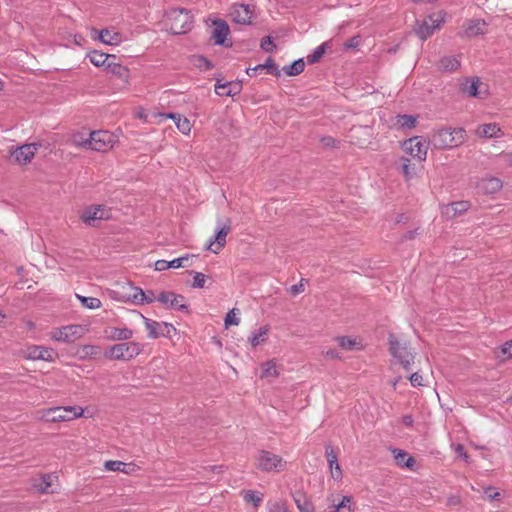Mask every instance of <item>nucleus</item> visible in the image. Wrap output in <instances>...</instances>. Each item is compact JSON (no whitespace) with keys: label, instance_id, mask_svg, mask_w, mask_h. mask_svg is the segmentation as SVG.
I'll list each match as a JSON object with an SVG mask.
<instances>
[{"label":"nucleus","instance_id":"1","mask_svg":"<svg viewBox=\"0 0 512 512\" xmlns=\"http://www.w3.org/2000/svg\"><path fill=\"white\" fill-rule=\"evenodd\" d=\"M86 58L95 67L101 68L116 78L128 82L130 78V70L128 67L116 61V55L94 49L86 53Z\"/></svg>","mask_w":512,"mask_h":512},{"label":"nucleus","instance_id":"2","mask_svg":"<svg viewBox=\"0 0 512 512\" xmlns=\"http://www.w3.org/2000/svg\"><path fill=\"white\" fill-rule=\"evenodd\" d=\"M84 416V408L75 406H54L37 411L38 420L43 423L57 424L70 422Z\"/></svg>","mask_w":512,"mask_h":512},{"label":"nucleus","instance_id":"3","mask_svg":"<svg viewBox=\"0 0 512 512\" xmlns=\"http://www.w3.org/2000/svg\"><path fill=\"white\" fill-rule=\"evenodd\" d=\"M388 351L396 364L406 371L411 369L416 353L410 347L408 341L399 339L395 334H389Z\"/></svg>","mask_w":512,"mask_h":512},{"label":"nucleus","instance_id":"4","mask_svg":"<svg viewBox=\"0 0 512 512\" xmlns=\"http://www.w3.org/2000/svg\"><path fill=\"white\" fill-rule=\"evenodd\" d=\"M164 25L173 35L186 34L193 27V16L185 9H171L165 14Z\"/></svg>","mask_w":512,"mask_h":512},{"label":"nucleus","instance_id":"5","mask_svg":"<svg viewBox=\"0 0 512 512\" xmlns=\"http://www.w3.org/2000/svg\"><path fill=\"white\" fill-rule=\"evenodd\" d=\"M467 138V133L461 127H445L437 130L432 135L433 145L438 149L455 148L462 145Z\"/></svg>","mask_w":512,"mask_h":512},{"label":"nucleus","instance_id":"6","mask_svg":"<svg viewBox=\"0 0 512 512\" xmlns=\"http://www.w3.org/2000/svg\"><path fill=\"white\" fill-rule=\"evenodd\" d=\"M253 465L263 473H281L287 469V461L281 455L265 449L257 452Z\"/></svg>","mask_w":512,"mask_h":512},{"label":"nucleus","instance_id":"7","mask_svg":"<svg viewBox=\"0 0 512 512\" xmlns=\"http://www.w3.org/2000/svg\"><path fill=\"white\" fill-rule=\"evenodd\" d=\"M400 147L407 158L419 163L427 159L429 143L423 136H413L405 139L400 143Z\"/></svg>","mask_w":512,"mask_h":512},{"label":"nucleus","instance_id":"8","mask_svg":"<svg viewBox=\"0 0 512 512\" xmlns=\"http://www.w3.org/2000/svg\"><path fill=\"white\" fill-rule=\"evenodd\" d=\"M89 331L88 326L70 324L54 328L50 331V339L62 343H73L82 338Z\"/></svg>","mask_w":512,"mask_h":512},{"label":"nucleus","instance_id":"9","mask_svg":"<svg viewBox=\"0 0 512 512\" xmlns=\"http://www.w3.org/2000/svg\"><path fill=\"white\" fill-rule=\"evenodd\" d=\"M209 34L214 45L229 48L232 46L231 31L228 23L220 18H209Z\"/></svg>","mask_w":512,"mask_h":512},{"label":"nucleus","instance_id":"10","mask_svg":"<svg viewBox=\"0 0 512 512\" xmlns=\"http://www.w3.org/2000/svg\"><path fill=\"white\" fill-rule=\"evenodd\" d=\"M19 356L29 361L55 362L58 358V353L51 347L28 344L19 350Z\"/></svg>","mask_w":512,"mask_h":512},{"label":"nucleus","instance_id":"11","mask_svg":"<svg viewBox=\"0 0 512 512\" xmlns=\"http://www.w3.org/2000/svg\"><path fill=\"white\" fill-rule=\"evenodd\" d=\"M143 347L138 342H123L112 345L106 352V357L112 360L129 361L138 356Z\"/></svg>","mask_w":512,"mask_h":512},{"label":"nucleus","instance_id":"12","mask_svg":"<svg viewBox=\"0 0 512 512\" xmlns=\"http://www.w3.org/2000/svg\"><path fill=\"white\" fill-rule=\"evenodd\" d=\"M446 13L438 11L427 16L422 22H417L415 33L421 40L428 39L445 22Z\"/></svg>","mask_w":512,"mask_h":512},{"label":"nucleus","instance_id":"13","mask_svg":"<svg viewBox=\"0 0 512 512\" xmlns=\"http://www.w3.org/2000/svg\"><path fill=\"white\" fill-rule=\"evenodd\" d=\"M459 89L469 97L486 100L490 97L489 85L482 82L477 76L464 78L460 82Z\"/></svg>","mask_w":512,"mask_h":512},{"label":"nucleus","instance_id":"14","mask_svg":"<svg viewBox=\"0 0 512 512\" xmlns=\"http://www.w3.org/2000/svg\"><path fill=\"white\" fill-rule=\"evenodd\" d=\"M111 216V209L105 205H89L79 213L81 221L88 226H96L98 221L109 220Z\"/></svg>","mask_w":512,"mask_h":512},{"label":"nucleus","instance_id":"15","mask_svg":"<svg viewBox=\"0 0 512 512\" xmlns=\"http://www.w3.org/2000/svg\"><path fill=\"white\" fill-rule=\"evenodd\" d=\"M141 288L130 282L117 285L115 290L110 292V297L118 302L138 305Z\"/></svg>","mask_w":512,"mask_h":512},{"label":"nucleus","instance_id":"16","mask_svg":"<svg viewBox=\"0 0 512 512\" xmlns=\"http://www.w3.org/2000/svg\"><path fill=\"white\" fill-rule=\"evenodd\" d=\"M115 142V135L109 131L98 130L90 132V150L97 152H107L113 148Z\"/></svg>","mask_w":512,"mask_h":512},{"label":"nucleus","instance_id":"17","mask_svg":"<svg viewBox=\"0 0 512 512\" xmlns=\"http://www.w3.org/2000/svg\"><path fill=\"white\" fill-rule=\"evenodd\" d=\"M504 182L500 177L486 174L476 182V189L484 196H494L502 191Z\"/></svg>","mask_w":512,"mask_h":512},{"label":"nucleus","instance_id":"18","mask_svg":"<svg viewBox=\"0 0 512 512\" xmlns=\"http://www.w3.org/2000/svg\"><path fill=\"white\" fill-rule=\"evenodd\" d=\"M231 230V219L227 218L224 223L218 225L216 234L213 238L208 240L206 249L215 254L222 251L226 245V239Z\"/></svg>","mask_w":512,"mask_h":512},{"label":"nucleus","instance_id":"19","mask_svg":"<svg viewBox=\"0 0 512 512\" xmlns=\"http://www.w3.org/2000/svg\"><path fill=\"white\" fill-rule=\"evenodd\" d=\"M33 489L40 494H52L57 491L59 477L55 473H44L31 481Z\"/></svg>","mask_w":512,"mask_h":512},{"label":"nucleus","instance_id":"20","mask_svg":"<svg viewBox=\"0 0 512 512\" xmlns=\"http://www.w3.org/2000/svg\"><path fill=\"white\" fill-rule=\"evenodd\" d=\"M91 38L109 46H118L123 42V35L115 28H92Z\"/></svg>","mask_w":512,"mask_h":512},{"label":"nucleus","instance_id":"21","mask_svg":"<svg viewBox=\"0 0 512 512\" xmlns=\"http://www.w3.org/2000/svg\"><path fill=\"white\" fill-rule=\"evenodd\" d=\"M228 16L237 24L249 25L254 17V9L245 4H234L230 7Z\"/></svg>","mask_w":512,"mask_h":512},{"label":"nucleus","instance_id":"22","mask_svg":"<svg viewBox=\"0 0 512 512\" xmlns=\"http://www.w3.org/2000/svg\"><path fill=\"white\" fill-rule=\"evenodd\" d=\"M157 301L166 309L186 310L187 304L184 296L172 291H162L158 294Z\"/></svg>","mask_w":512,"mask_h":512},{"label":"nucleus","instance_id":"23","mask_svg":"<svg viewBox=\"0 0 512 512\" xmlns=\"http://www.w3.org/2000/svg\"><path fill=\"white\" fill-rule=\"evenodd\" d=\"M330 512H355V501L351 495H330L328 497Z\"/></svg>","mask_w":512,"mask_h":512},{"label":"nucleus","instance_id":"24","mask_svg":"<svg viewBox=\"0 0 512 512\" xmlns=\"http://www.w3.org/2000/svg\"><path fill=\"white\" fill-rule=\"evenodd\" d=\"M40 144L37 143H28L24 144L20 147H17L12 153L11 156L14 161L19 165H26L31 162L34 158L36 152L40 148Z\"/></svg>","mask_w":512,"mask_h":512},{"label":"nucleus","instance_id":"25","mask_svg":"<svg viewBox=\"0 0 512 512\" xmlns=\"http://www.w3.org/2000/svg\"><path fill=\"white\" fill-rule=\"evenodd\" d=\"M104 470L109 472H121L127 475L137 473L141 468L134 462L125 463L120 460H107L103 464Z\"/></svg>","mask_w":512,"mask_h":512},{"label":"nucleus","instance_id":"26","mask_svg":"<svg viewBox=\"0 0 512 512\" xmlns=\"http://www.w3.org/2000/svg\"><path fill=\"white\" fill-rule=\"evenodd\" d=\"M474 134L479 138H502L505 134L498 123H483L476 127Z\"/></svg>","mask_w":512,"mask_h":512},{"label":"nucleus","instance_id":"27","mask_svg":"<svg viewBox=\"0 0 512 512\" xmlns=\"http://www.w3.org/2000/svg\"><path fill=\"white\" fill-rule=\"evenodd\" d=\"M325 456L329 464L331 477L336 481H341L343 477V471L338 463L337 453L331 446H327L325 449Z\"/></svg>","mask_w":512,"mask_h":512},{"label":"nucleus","instance_id":"28","mask_svg":"<svg viewBox=\"0 0 512 512\" xmlns=\"http://www.w3.org/2000/svg\"><path fill=\"white\" fill-rule=\"evenodd\" d=\"M269 334L270 326L263 325L257 328L256 330L252 331L251 334L248 336L247 341L253 348H256L268 342Z\"/></svg>","mask_w":512,"mask_h":512},{"label":"nucleus","instance_id":"29","mask_svg":"<svg viewBox=\"0 0 512 512\" xmlns=\"http://www.w3.org/2000/svg\"><path fill=\"white\" fill-rule=\"evenodd\" d=\"M461 67V60L459 56L449 55L442 57L438 64L437 68L439 71L444 73H453L459 70Z\"/></svg>","mask_w":512,"mask_h":512},{"label":"nucleus","instance_id":"30","mask_svg":"<svg viewBox=\"0 0 512 512\" xmlns=\"http://www.w3.org/2000/svg\"><path fill=\"white\" fill-rule=\"evenodd\" d=\"M335 340L339 347L345 351L362 350L364 348L359 337L339 336Z\"/></svg>","mask_w":512,"mask_h":512},{"label":"nucleus","instance_id":"31","mask_svg":"<svg viewBox=\"0 0 512 512\" xmlns=\"http://www.w3.org/2000/svg\"><path fill=\"white\" fill-rule=\"evenodd\" d=\"M90 132L82 129L73 132L68 139V143L76 148L89 149Z\"/></svg>","mask_w":512,"mask_h":512},{"label":"nucleus","instance_id":"32","mask_svg":"<svg viewBox=\"0 0 512 512\" xmlns=\"http://www.w3.org/2000/svg\"><path fill=\"white\" fill-rule=\"evenodd\" d=\"M464 27V32L467 37H475L487 32V24L484 20H469Z\"/></svg>","mask_w":512,"mask_h":512},{"label":"nucleus","instance_id":"33","mask_svg":"<svg viewBox=\"0 0 512 512\" xmlns=\"http://www.w3.org/2000/svg\"><path fill=\"white\" fill-rule=\"evenodd\" d=\"M400 171L406 183L411 182L418 176L416 165L412 162V159L407 157L401 158Z\"/></svg>","mask_w":512,"mask_h":512},{"label":"nucleus","instance_id":"34","mask_svg":"<svg viewBox=\"0 0 512 512\" xmlns=\"http://www.w3.org/2000/svg\"><path fill=\"white\" fill-rule=\"evenodd\" d=\"M471 208V202L470 201H456L449 205L445 206V209L443 213L447 215L448 217H457L465 212H467Z\"/></svg>","mask_w":512,"mask_h":512},{"label":"nucleus","instance_id":"35","mask_svg":"<svg viewBox=\"0 0 512 512\" xmlns=\"http://www.w3.org/2000/svg\"><path fill=\"white\" fill-rule=\"evenodd\" d=\"M279 376H280V371H279L276 359H269V360L261 363V365H260V378L261 379L278 378Z\"/></svg>","mask_w":512,"mask_h":512},{"label":"nucleus","instance_id":"36","mask_svg":"<svg viewBox=\"0 0 512 512\" xmlns=\"http://www.w3.org/2000/svg\"><path fill=\"white\" fill-rule=\"evenodd\" d=\"M392 453L394 455L395 463L397 464V466L414 470L416 461L407 452L401 449H393Z\"/></svg>","mask_w":512,"mask_h":512},{"label":"nucleus","instance_id":"37","mask_svg":"<svg viewBox=\"0 0 512 512\" xmlns=\"http://www.w3.org/2000/svg\"><path fill=\"white\" fill-rule=\"evenodd\" d=\"M140 316L143 319V323L148 331V337L150 339H157L162 336L163 322L151 320L142 314H140Z\"/></svg>","mask_w":512,"mask_h":512},{"label":"nucleus","instance_id":"38","mask_svg":"<svg viewBox=\"0 0 512 512\" xmlns=\"http://www.w3.org/2000/svg\"><path fill=\"white\" fill-rule=\"evenodd\" d=\"M239 92V85L232 82L215 85V93L219 96H234Z\"/></svg>","mask_w":512,"mask_h":512},{"label":"nucleus","instance_id":"39","mask_svg":"<svg viewBox=\"0 0 512 512\" xmlns=\"http://www.w3.org/2000/svg\"><path fill=\"white\" fill-rule=\"evenodd\" d=\"M332 48V41L323 42L321 45L316 47L314 51L307 56V61L310 64L317 63L321 60L325 52Z\"/></svg>","mask_w":512,"mask_h":512},{"label":"nucleus","instance_id":"40","mask_svg":"<svg viewBox=\"0 0 512 512\" xmlns=\"http://www.w3.org/2000/svg\"><path fill=\"white\" fill-rule=\"evenodd\" d=\"M81 359H96L101 355V347L96 345H83L80 350Z\"/></svg>","mask_w":512,"mask_h":512},{"label":"nucleus","instance_id":"41","mask_svg":"<svg viewBox=\"0 0 512 512\" xmlns=\"http://www.w3.org/2000/svg\"><path fill=\"white\" fill-rule=\"evenodd\" d=\"M304 69H305L304 60L298 59V60L294 61L292 64L284 66L282 70L287 76H297V75L301 74L304 71Z\"/></svg>","mask_w":512,"mask_h":512},{"label":"nucleus","instance_id":"42","mask_svg":"<svg viewBox=\"0 0 512 512\" xmlns=\"http://www.w3.org/2000/svg\"><path fill=\"white\" fill-rule=\"evenodd\" d=\"M76 298L80 301L81 305L86 309L96 310L102 307V302L96 297H86L76 294Z\"/></svg>","mask_w":512,"mask_h":512},{"label":"nucleus","instance_id":"43","mask_svg":"<svg viewBox=\"0 0 512 512\" xmlns=\"http://www.w3.org/2000/svg\"><path fill=\"white\" fill-rule=\"evenodd\" d=\"M295 504L300 512H314L312 501L306 495H298L294 498Z\"/></svg>","mask_w":512,"mask_h":512},{"label":"nucleus","instance_id":"44","mask_svg":"<svg viewBox=\"0 0 512 512\" xmlns=\"http://www.w3.org/2000/svg\"><path fill=\"white\" fill-rule=\"evenodd\" d=\"M495 355L500 361L512 359V340L505 342L495 350Z\"/></svg>","mask_w":512,"mask_h":512},{"label":"nucleus","instance_id":"45","mask_svg":"<svg viewBox=\"0 0 512 512\" xmlns=\"http://www.w3.org/2000/svg\"><path fill=\"white\" fill-rule=\"evenodd\" d=\"M133 331L129 328H113L111 330L110 339L115 341H125L131 339Z\"/></svg>","mask_w":512,"mask_h":512},{"label":"nucleus","instance_id":"46","mask_svg":"<svg viewBox=\"0 0 512 512\" xmlns=\"http://www.w3.org/2000/svg\"><path fill=\"white\" fill-rule=\"evenodd\" d=\"M267 70V72L269 74H272L276 77H279L280 74H281V71L279 70V68L277 67V65L275 64L274 60L269 57L266 62L264 64H259L253 68H251V70H254V71H259V70Z\"/></svg>","mask_w":512,"mask_h":512},{"label":"nucleus","instance_id":"47","mask_svg":"<svg viewBox=\"0 0 512 512\" xmlns=\"http://www.w3.org/2000/svg\"><path fill=\"white\" fill-rule=\"evenodd\" d=\"M242 496L246 502L252 503L256 508L259 507L263 501V494L254 490H245L242 492Z\"/></svg>","mask_w":512,"mask_h":512},{"label":"nucleus","instance_id":"48","mask_svg":"<svg viewBox=\"0 0 512 512\" xmlns=\"http://www.w3.org/2000/svg\"><path fill=\"white\" fill-rule=\"evenodd\" d=\"M396 125L401 128H414L417 124V116L414 115H397L396 116Z\"/></svg>","mask_w":512,"mask_h":512},{"label":"nucleus","instance_id":"49","mask_svg":"<svg viewBox=\"0 0 512 512\" xmlns=\"http://www.w3.org/2000/svg\"><path fill=\"white\" fill-rule=\"evenodd\" d=\"M194 255L186 254L182 257L173 259L169 261V269H178L191 266V260L194 258Z\"/></svg>","mask_w":512,"mask_h":512},{"label":"nucleus","instance_id":"50","mask_svg":"<svg viewBox=\"0 0 512 512\" xmlns=\"http://www.w3.org/2000/svg\"><path fill=\"white\" fill-rule=\"evenodd\" d=\"M157 297H158V295H156V293L154 291H152V290L144 291L141 288L140 296L138 298L139 299L138 305L151 304V303L157 301Z\"/></svg>","mask_w":512,"mask_h":512},{"label":"nucleus","instance_id":"51","mask_svg":"<svg viewBox=\"0 0 512 512\" xmlns=\"http://www.w3.org/2000/svg\"><path fill=\"white\" fill-rule=\"evenodd\" d=\"M175 125L183 135L189 136L191 134L192 123L188 118L181 116Z\"/></svg>","mask_w":512,"mask_h":512},{"label":"nucleus","instance_id":"52","mask_svg":"<svg viewBox=\"0 0 512 512\" xmlns=\"http://www.w3.org/2000/svg\"><path fill=\"white\" fill-rule=\"evenodd\" d=\"M238 315H239V309H237V308L231 309L225 317V320H224L225 327L228 328L231 325L238 326L240 324V318L238 317Z\"/></svg>","mask_w":512,"mask_h":512},{"label":"nucleus","instance_id":"53","mask_svg":"<svg viewBox=\"0 0 512 512\" xmlns=\"http://www.w3.org/2000/svg\"><path fill=\"white\" fill-rule=\"evenodd\" d=\"M269 512H289L286 505L281 501L269 502Z\"/></svg>","mask_w":512,"mask_h":512},{"label":"nucleus","instance_id":"54","mask_svg":"<svg viewBox=\"0 0 512 512\" xmlns=\"http://www.w3.org/2000/svg\"><path fill=\"white\" fill-rule=\"evenodd\" d=\"M177 329L174 327L173 324L168 322H163V328H162V336L166 338H172L174 334H176Z\"/></svg>","mask_w":512,"mask_h":512},{"label":"nucleus","instance_id":"55","mask_svg":"<svg viewBox=\"0 0 512 512\" xmlns=\"http://www.w3.org/2000/svg\"><path fill=\"white\" fill-rule=\"evenodd\" d=\"M361 43V37L359 35L353 36L344 42L343 46L345 49H357Z\"/></svg>","mask_w":512,"mask_h":512},{"label":"nucleus","instance_id":"56","mask_svg":"<svg viewBox=\"0 0 512 512\" xmlns=\"http://www.w3.org/2000/svg\"><path fill=\"white\" fill-rule=\"evenodd\" d=\"M206 283V276L201 272L194 273L193 279V287L194 288H203Z\"/></svg>","mask_w":512,"mask_h":512},{"label":"nucleus","instance_id":"57","mask_svg":"<svg viewBox=\"0 0 512 512\" xmlns=\"http://www.w3.org/2000/svg\"><path fill=\"white\" fill-rule=\"evenodd\" d=\"M409 381L413 387H421L424 386V378L423 376L415 372L409 377Z\"/></svg>","mask_w":512,"mask_h":512},{"label":"nucleus","instance_id":"58","mask_svg":"<svg viewBox=\"0 0 512 512\" xmlns=\"http://www.w3.org/2000/svg\"><path fill=\"white\" fill-rule=\"evenodd\" d=\"M261 48L266 52H273L276 49V45L273 43L270 37H266L261 41Z\"/></svg>","mask_w":512,"mask_h":512},{"label":"nucleus","instance_id":"59","mask_svg":"<svg viewBox=\"0 0 512 512\" xmlns=\"http://www.w3.org/2000/svg\"><path fill=\"white\" fill-rule=\"evenodd\" d=\"M133 115L135 118L142 120L144 123L148 122V114L146 112V109L143 107H137L134 110Z\"/></svg>","mask_w":512,"mask_h":512},{"label":"nucleus","instance_id":"60","mask_svg":"<svg viewBox=\"0 0 512 512\" xmlns=\"http://www.w3.org/2000/svg\"><path fill=\"white\" fill-rule=\"evenodd\" d=\"M197 66L203 70H210L213 68V64L205 57H199L197 59Z\"/></svg>","mask_w":512,"mask_h":512},{"label":"nucleus","instance_id":"61","mask_svg":"<svg viewBox=\"0 0 512 512\" xmlns=\"http://www.w3.org/2000/svg\"><path fill=\"white\" fill-rule=\"evenodd\" d=\"M420 234H421V229L418 227V228H415L414 230H409V231L405 232L403 235V239L404 240H413L415 237H417Z\"/></svg>","mask_w":512,"mask_h":512},{"label":"nucleus","instance_id":"62","mask_svg":"<svg viewBox=\"0 0 512 512\" xmlns=\"http://www.w3.org/2000/svg\"><path fill=\"white\" fill-rule=\"evenodd\" d=\"M454 451H455V453H456L459 457L463 458L465 461H468L469 456H468V454L465 452V450H464V446H463L462 444H457V445H455V446H454Z\"/></svg>","mask_w":512,"mask_h":512},{"label":"nucleus","instance_id":"63","mask_svg":"<svg viewBox=\"0 0 512 512\" xmlns=\"http://www.w3.org/2000/svg\"><path fill=\"white\" fill-rule=\"evenodd\" d=\"M154 269L156 271H164L169 269V261L166 260H157L154 264Z\"/></svg>","mask_w":512,"mask_h":512},{"label":"nucleus","instance_id":"64","mask_svg":"<svg viewBox=\"0 0 512 512\" xmlns=\"http://www.w3.org/2000/svg\"><path fill=\"white\" fill-rule=\"evenodd\" d=\"M158 116L164 119H171L175 122V124L177 123L178 119L181 118V115L178 113H160Z\"/></svg>","mask_w":512,"mask_h":512}]
</instances>
